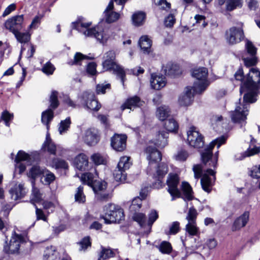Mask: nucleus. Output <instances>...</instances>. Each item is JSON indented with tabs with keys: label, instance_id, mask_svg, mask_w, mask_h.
<instances>
[{
	"label": "nucleus",
	"instance_id": "6e6552de",
	"mask_svg": "<svg viewBox=\"0 0 260 260\" xmlns=\"http://www.w3.org/2000/svg\"><path fill=\"white\" fill-rule=\"evenodd\" d=\"M148 219L146 222L145 215L142 213H135L133 216L134 220L138 222L141 227L148 226L149 232L153 223L158 219V213L154 209L150 210L148 214Z\"/></svg>",
	"mask_w": 260,
	"mask_h": 260
},
{
	"label": "nucleus",
	"instance_id": "1a4fd4ad",
	"mask_svg": "<svg viewBox=\"0 0 260 260\" xmlns=\"http://www.w3.org/2000/svg\"><path fill=\"white\" fill-rule=\"evenodd\" d=\"M179 182V178L176 174L170 173L169 174L167 184L168 185V191L172 196V200L176 198L181 197V192L178 188V185Z\"/></svg>",
	"mask_w": 260,
	"mask_h": 260
},
{
	"label": "nucleus",
	"instance_id": "79ce46f5",
	"mask_svg": "<svg viewBox=\"0 0 260 260\" xmlns=\"http://www.w3.org/2000/svg\"><path fill=\"white\" fill-rule=\"evenodd\" d=\"M55 248L52 245L47 246L44 251V260H50L52 258L53 260H55L56 257Z\"/></svg>",
	"mask_w": 260,
	"mask_h": 260
},
{
	"label": "nucleus",
	"instance_id": "f704fd0d",
	"mask_svg": "<svg viewBox=\"0 0 260 260\" xmlns=\"http://www.w3.org/2000/svg\"><path fill=\"white\" fill-rule=\"evenodd\" d=\"M53 112L51 109H48L42 113V122L46 125L47 130L49 128V123L53 118Z\"/></svg>",
	"mask_w": 260,
	"mask_h": 260
},
{
	"label": "nucleus",
	"instance_id": "e2e57ef3",
	"mask_svg": "<svg viewBox=\"0 0 260 260\" xmlns=\"http://www.w3.org/2000/svg\"><path fill=\"white\" fill-rule=\"evenodd\" d=\"M43 16L42 15H38L36 16L32 19L31 24L28 26V29H36L38 25L40 24L41 20Z\"/></svg>",
	"mask_w": 260,
	"mask_h": 260
},
{
	"label": "nucleus",
	"instance_id": "bb28decb",
	"mask_svg": "<svg viewBox=\"0 0 260 260\" xmlns=\"http://www.w3.org/2000/svg\"><path fill=\"white\" fill-rule=\"evenodd\" d=\"M168 133L162 131L157 134L153 139L154 145L159 148H164L168 144Z\"/></svg>",
	"mask_w": 260,
	"mask_h": 260
},
{
	"label": "nucleus",
	"instance_id": "c756f323",
	"mask_svg": "<svg viewBox=\"0 0 260 260\" xmlns=\"http://www.w3.org/2000/svg\"><path fill=\"white\" fill-rule=\"evenodd\" d=\"M162 69L166 75L169 76H175L180 73L179 66L172 62H169L166 66H164Z\"/></svg>",
	"mask_w": 260,
	"mask_h": 260
},
{
	"label": "nucleus",
	"instance_id": "0e129e2a",
	"mask_svg": "<svg viewBox=\"0 0 260 260\" xmlns=\"http://www.w3.org/2000/svg\"><path fill=\"white\" fill-rule=\"evenodd\" d=\"M260 152V147L254 146L252 148H249L243 154L242 158L245 157L250 156L259 153Z\"/></svg>",
	"mask_w": 260,
	"mask_h": 260
},
{
	"label": "nucleus",
	"instance_id": "39448f33",
	"mask_svg": "<svg viewBox=\"0 0 260 260\" xmlns=\"http://www.w3.org/2000/svg\"><path fill=\"white\" fill-rule=\"evenodd\" d=\"M104 214L101 218L105 220V222L109 224L114 222H119L124 219L123 209L118 205L114 204H108L104 207Z\"/></svg>",
	"mask_w": 260,
	"mask_h": 260
},
{
	"label": "nucleus",
	"instance_id": "69168bd1",
	"mask_svg": "<svg viewBox=\"0 0 260 260\" xmlns=\"http://www.w3.org/2000/svg\"><path fill=\"white\" fill-rule=\"evenodd\" d=\"M245 47L248 53L251 56H253L256 54V48L251 42L247 40Z\"/></svg>",
	"mask_w": 260,
	"mask_h": 260
},
{
	"label": "nucleus",
	"instance_id": "49530a36",
	"mask_svg": "<svg viewBox=\"0 0 260 260\" xmlns=\"http://www.w3.org/2000/svg\"><path fill=\"white\" fill-rule=\"evenodd\" d=\"M165 127L169 132H176L178 128V124L175 119L171 118L166 121Z\"/></svg>",
	"mask_w": 260,
	"mask_h": 260
},
{
	"label": "nucleus",
	"instance_id": "9d476101",
	"mask_svg": "<svg viewBox=\"0 0 260 260\" xmlns=\"http://www.w3.org/2000/svg\"><path fill=\"white\" fill-rule=\"evenodd\" d=\"M79 99L81 104L89 109L97 111L101 108V105L95 99L92 92L84 91L80 95Z\"/></svg>",
	"mask_w": 260,
	"mask_h": 260
},
{
	"label": "nucleus",
	"instance_id": "09e8293b",
	"mask_svg": "<svg viewBox=\"0 0 260 260\" xmlns=\"http://www.w3.org/2000/svg\"><path fill=\"white\" fill-rule=\"evenodd\" d=\"M129 160L130 157L126 156L121 157L117 165V167L124 170L128 169L132 165V163Z\"/></svg>",
	"mask_w": 260,
	"mask_h": 260
},
{
	"label": "nucleus",
	"instance_id": "a211bd4d",
	"mask_svg": "<svg viewBox=\"0 0 260 260\" xmlns=\"http://www.w3.org/2000/svg\"><path fill=\"white\" fill-rule=\"evenodd\" d=\"M202 92H196L193 90V87H187L184 92L181 94L178 100L179 104L181 106H188L192 103L194 95Z\"/></svg>",
	"mask_w": 260,
	"mask_h": 260
},
{
	"label": "nucleus",
	"instance_id": "2f4dec72",
	"mask_svg": "<svg viewBox=\"0 0 260 260\" xmlns=\"http://www.w3.org/2000/svg\"><path fill=\"white\" fill-rule=\"evenodd\" d=\"M93 56H88L82 54L80 52H76L74 56V59L68 62V64L73 65H81L83 60L85 59H93Z\"/></svg>",
	"mask_w": 260,
	"mask_h": 260
},
{
	"label": "nucleus",
	"instance_id": "2eb2a0df",
	"mask_svg": "<svg viewBox=\"0 0 260 260\" xmlns=\"http://www.w3.org/2000/svg\"><path fill=\"white\" fill-rule=\"evenodd\" d=\"M24 21L23 15H16L11 17L5 22V27L10 31L14 34L22 28Z\"/></svg>",
	"mask_w": 260,
	"mask_h": 260
},
{
	"label": "nucleus",
	"instance_id": "a878e982",
	"mask_svg": "<svg viewBox=\"0 0 260 260\" xmlns=\"http://www.w3.org/2000/svg\"><path fill=\"white\" fill-rule=\"evenodd\" d=\"M150 83L153 89L159 90L166 85V80L165 77L162 75L153 74L151 75Z\"/></svg>",
	"mask_w": 260,
	"mask_h": 260
},
{
	"label": "nucleus",
	"instance_id": "37998d69",
	"mask_svg": "<svg viewBox=\"0 0 260 260\" xmlns=\"http://www.w3.org/2000/svg\"><path fill=\"white\" fill-rule=\"evenodd\" d=\"M125 171L126 170L116 167L113 172V176L115 180L116 181L124 182L126 178Z\"/></svg>",
	"mask_w": 260,
	"mask_h": 260
},
{
	"label": "nucleus",
	"instance_id": "7ed1b4c3",
	"mask_svg": "<svg viewBox=\"0 0 260 260\" xmlns=\"http://www.w3.org/2000/svg\"><path fill=\"white\" fill-rule=\"evenodd\" d=\"M116 53L113 50L106 52L103 57L102 63L103 69L105 71H113V73L119 78L121 82L124 85L125 79V72L123 68L117 64L115 61Z\"/></svg>",
	"mask_w": 260,
	"mask_h": 260
},
{
	"label": "nucleus",
	"instance_id": "603ef678",
	"mask_svg": "<svg viewBox=\"0 0 260 260\" xmlns=\"http://www.w3.org/2000/svg\"><path fill=\"white\" fill-rule=\"evenodd\" d=\"M198 214L197 210L193 207H191L189 209L187 213L186 219L188 222H197Z\"/></svg>",
	"mask_w": 260,
	"mask_h": 260
},
{
	"label": "nucleus",
	"instance_id": "0eeeda50",
	"mask_svg": "<svg viewBox=\"0 0 260 260\" xmlns=\"http://www.w3.org/2000/svg\"><path fill=\"white\" fill-rule=\"evenodd\" d=\"M208 70L206 68H200L193 70L192 75L198 81L193 85V90L196 92H202L208 85L207 80L208 76Z\"/></svg>",
	"mask_w": 260,
	"mask_h": 260
},
{
	"label": "nucleus",
	"instance_id": "412c9836",
	"mask_svg": "<svg viewBox=\"0 0 260 260\" xmlns=\"http://www.w3.org/2000/svg\"><path fill=\"white\" fill-rule=\"evenodd\" d=\"M144 102L139 96H134L128 98L125 103L121 106L120 108L121 111L126 109L133 110L135 108L142 106Z\"/></svg>",
	"mask_w": 260,
	"mask_h": 260
},
{
	"label": "nucleus",
	"instance_id": "423d86ee",
	"mask_svg": "<svg viewBox=\"0 0 260 260\" xmlns=\"http://www.w3.org/2000/svg\"><path fill=\"white\" fill-rule=\"evenodd\" d=\"M226 140V137L224 136H221L211 142L209 146L206 148L201 153L202 160L205 165L208 166L215 168L217 165V156L213 158L212 149L215 145H217L218 148L222 144H224Z\"/></svg>",
	"mask_w": 260,
	"mask_h": 260
},
{
	"label": "nucleus",
	"instance_id": "5fc2aeb1",
	"mask_svg": "<svg viewBox=\"0 0 260 260\" xmlns=\"http://www.w3.org/2000/svg\"><path fill=\"white\" fill-rule=\"evenodd\" d=\"M55 70L54 65L50 61H48L42 66L41 71L47 75H51L53 74Z\"/></svg>",
	"mask_w": 260,
	"mask_h": 260
},
{
	"label": "nucleus",
	"instance_id": "b1692460",
	"mask_svg": "<svg viewBox=\"0 0 260 260\" xmlns=\"http://www.w3.org/2000/svg\"><path fill=\"white\" fill-rule=\"evenodd\" d=\"M74 164L77 169L85 171L88 167V158L85 154L80 153L75 158Z\"/></svg>",
	"mask_w": 260,
	"mask_h": 260
},
{
	"label": "nucleus",
	"instance_id": "680f3d73",
	"mask_svg": "<svg viewBox=\"0 0 260 260\" xmlns=\"http://www.w3.org/2000/svg\"><path fill=\"white\" fill-rule=\"evenodd\" d=\"M154 1L160 9L168 11L171 8V4L167 2L166 0H154Z\"/></svg>",
	"mask_w": 260,
	"mask_h": 260
},
{
	"label": "nucleus",
	"instance_id": "f3484780",
	"mask_svg": "<svg viewBox=\"0 0 260 260\" xmlns=\"http://www.w3.org/2000/svg\"><path fill=\"white\" fill-rule=\"evenodd\" d=\"M168 172V166L164 164L161 163L157 166L155 173L153 174V178L155 179L156 181L153 184L154 188H160L163 185L162 179Z\"/></svg>",
	"mask_w": 260,
	"mask_h": 260
},
{
	"label": "nucleus",
	"instance_id": "6e6d98bb",
	"mask_svg": "<svg viewBox=\"0 0 260 260\" xmlns=\"http://www.w3.org/2000/svg\"><path fill=\"white\" fill-rule=\"evenodd\" d=\"M20 248V245H5L4 251L8 254L18 253Z\"/></svg>",
	"mask_w": 260,
	"mask_h": 260
},
{
	"label": "nucleus",
	"instance_id": "864d4df0",
	"mask_svg": "<svg viewBox=\"0 0 260 260\" xmlns=\"http://www.w3.org/2000/svg\"><path fill=\"white\" fill-rule=\"evenodd\" d=\"M75 201L79 203H83L85 202V196L83 193V187L79 186L77 188L76 193L75 194Z\"/></svg>",
	"mask_w": 260,
	"mask_h": 260
},
{
	"label": "nucleus",
	"instance_id": "393cba45",
	"mask_svg": "<svg viewBox=\"0 0 260 260\" xmlns=\"http://www.w3.org/2000/svg\"><path fill=\"white\" fill-rule=\"evenodd\" d=\"M210 248L211 247H209L208 245H191L189 247H185V250L187 254L201 252L206 255H209Z\"/></svg>",
	"mask_w": 260,
	"mask_h": 260
},
{
	"label": "nucleus",
	"instance_id": "f03ea898",
	"mask_svg": "<svg viewBox=\"0 0 260 260\" xmlns=\"http://www.w3.org/2000/svg\"><path fill=\"white\" fill-rule=\"evenodd\" d=\"M91 23L86 22L83 17L72 23L73 28L82 33L85 37L95 38L100 43L104 44L112 37V31L108 28H103L98 25L89 28Z\"/></svg>",
	"mask_w": 260,
	"mask_h": 260
},
{
	"label": "nucleus",
	"instance_id": "13d9d810",
	"mask_svg": "<svg viewBox=\"0 0 260 260\" xmlns=\"http://www.w3.org/2000/svg\"><path fill=\"white\" fill-rule=\"evenodd\" d=\"M57 96L58 92L55 90L52 91L50 96V107L54 109L56 108L59 105Z\"/></svg>",
	"mask_w": 260,
	"mask_h": 260
},
{
	"label": "nucleus",
	"instance_id": "4c0bfd02",
	"mask_svg": "<svg viewBox=\"0 0 260 260\" xmlns=\"http://www.w3.org/2000/svg\"><path fill=\"white\" fill-rule=\"evenodd\" d=\"M182 191L184 196V200L190 201L193 199L192 190L190 185L186 182L182 183Z\"/></svg>",
	"mask_w": 260,
	"mask_h": 260
},
{
	"label": "nucleus",
	"instance_id": "bf43d9fd",
	"mask_svg": "<svg viewBox=\"0 0 260 260\" xmlns=\"http://www.w3.org/2000/svg\"><path fill=\"white\" fill-rule=\"evenodd\" d=\"M91 160L96 166L105 164L104 157L99 153H94L91 156Z\"/></svg>",
	"mask_w": 260,
	"mask_h": 260
},
{
	"label": "nucleus",
	"instance_id": "6ab92c4d",
	"mask_svg": "<svg viewBox=\"0 0 260 260\" xmlns=\"http://www.w3.org/2000/svg\"><path fill=\"white\" fill-rule=\"evenodd\" d=\"M82 139L87 145H95L100 140L99 132L95 128H89L84 132Z\"/></svg>",
	"mask_w": 260,
	"mask_h": 260
},
{
	"label": "nucleus",
	"instance_id": "ddd939ff",
	"mask_svg": "<svg viewBox=\"0 0 260 260\" xmlns=\"http://www.w3.org/2000/svg\"><path fill=\"white\" fill-rule=\"evenodd\" d=\"M127 0H111L106 10L104 11L106 21L108 23H112L117 20L120 17L118 13L113 12L114 8L113 1H115L118 5H122L121 9H123L124 4Z\"/></svg>",
	"mask_w": 260,
	"mask_h": 260
},
{
	"label": "nucleus",
	"instance_id": "4d7b16f0",
	"mask_svg": "<svg viewBox=\"0 0 260 260\" xmlns=\"http://www.w3.org/2000/svg\"><path fill=\"white\" fill-rule=\"evenodd\" d=\"M180 231V223L178 221L173 222L169 226V229L166 233L167 235H175Z\"/></svg>",
	"mask_w": 260,
	"mask_h": 260
},
{
	"label": "nucleus",
	"instance_id": "774afa93",
	"mask_svg": "<svg viewBox=\"0 0 260 260\" xmlns=\"http://www.w3.org/2000/svg\"><path fill=\"white\" fill-rule=\"evenodd\" d=\"M53 166L56 168H62L64 169H67L68 167V164L66 161L59 159H55L53 160Z\"/></svg>",
	"mask_w": 260,
	"mask_h": 260
},
{
	"label": "nucleus",
	"instance_id": "20e7f679",
	"mask_svg": "<svg viewBox=\"0 0 260 260\" xmlns=\"http://www.w3.org/2000/svg\"><path fill=\"white\" fill-rule=\"evenodd\" d=\"M193 171L194 178L198 180L201 179V184L203 189L210 192L211 190L213 183L215 180V172L212 169H208L203 174V167L201 165H196L193 167Z\"/></svg>",
	"mask_w": 260,
	"mask_h": 260
},
{
	"label": "nucleus",
	"instance_id": "72a5a7b5",
	"mask_svg": "<svg viewBox=\"0 0 260 260\" xmlns=\"http://www.w3.org/2000/svg\"><path fill=\"white\" fill-rule=\"evenodd\" d=\"M145 14L141 11L134 13L132 16L133 24L136 26L142 25L145 20Z\"/></svg>",
	"mask_w": 260,
	"mask_h": 260
},
{
	"label": "nucleus",
	"instance_id": "f8f14e48",
	"mask_svg": "<svg viewBox=\"0 0 260 260\" xmlns=\"http://www.w3.org/2000/svg\"><path fill=\"white\" fill-rule=\"evenodd\" d=\"M187 140L189 146L196 148H201L204 144L203 136L194 127H191L187 132Z\"/></svg>",
	"mask_w": 260,
	"mask_h": 260
},
{
	"label": "nucleus",
	"instance_id": "052dcab7",
	"mask_svg": "<svg viewBox=\"0 0 260 260\" xmlns=\"http://www.w3.org/2000/svg\"><path fill=\"white\" fill-rule=\"evenodd\" d=\"M13 117V113H10L7 110H5L2 114L1 119L5 121L6 126H9V121L12 120Z\"/></svg>",
	"mask_w": 260,
	"mask_h": 260
},
{
	"label": "nucleus",
	"instance_id": "8fccbe9b",
	"mask_svg": "<svg viewBox=\"0 0 260 260\" xmlns=\"http://www.w3.org/2000/svg\"><path fill=\"white\" fill-rule=\"evenodd\" d=\"M242 0H228L226 2V9L231 11L242 6Z\"/></svg>",
	"mask_w": 260,
	"mask_h": 260
},
{
	"label": "nucleus",
	"instance_id": "5701e85b",
	"mask_svg": "<svg viewBox=\"0 0 260 260\" xmlns=\"http://www.w3.org/2000/svg\"><path fill=\"white\" fill-rule=\"evenodd\" d=\"M249 218V212L248 211L244 212L241 216L237 218L234 221L232 226L233 231H237L244 227Z\"/></svg>",
	"mask_w": 260,
	"mask_h": 260
},
{
	"label": "nucleus",
	"instance_id": "58836bf2",
	"mask_svg": "<svg viewBox=\"0 0 260 260\" xmlns=\"http://www.w3.org/2000/svg\"><path fill=\"white\" fill-rule=\"evenodd\" d=\"M189 153L187 150L184 149H180L178 150L177 152L174 155V158L179 162H184L190 156Z\"/></svg>",
	"mask_w": 260,
	"mask_h": 260
},
{
	"label": "nucleus",
	"instance_id": "de8ad7c7",
	"mask_svg": "<svg viewBox=\"0 0 260 260\" xmlns=\"http://www.w3.org/2000/svg\"><path fill=\"white\" fill-rule=\"evenodd\" d=\"M94 175L91 173H85L82 175L81 180L84 184L91 186L95 180H94Z\"/></svg>",
	"mask_w": 260,
	"mask_h": 260
},
{
	"label": "nucleus",
	"instance_id": "cd10ccee",
	"mask_svg": "<svg viewBox=\"0 0 260 260\" xmlns=\"http://www.w3.org/2000/svg\"><path fill=\"white\" fill-rule=\"evenodd\" d=\"M117 253H118L117 249H112L102 246L101 250L98 254V260H107L115 256Z\"/></svg>",
	"mask_w": 260,
	"mask_h": 260
},
{
	"label": "nucleus",
	"instance_id": "a19ab883",
	"mask_svg": "<svg viewBox=\"0 0 260 260\" xmlns=\"http://www.w3.org/2000/svg\"><path fill=\"white\" fill-rule=\"evenodd\" d=\"M45 168H41L38 165L32 166L30 169L28 176L34 179L43 175Z\"/></svg>",
	"mask_w": 260,
	"mask_h": 260
},
{
	"label": "nucleus",
	"instance_id": "4be33fe9",
	"mask_svg": "<svg viewBox=\"0 0 260 260\" xmlns=\"http://www.w3.org/2000/svg\"><path fill=\"white\" fill-rule=\"evenodd\" d=\"M11 198L14 200H17L24 197L26 193V189L22 183L15 184L9 190Z\"/></svg>",
	"mask_w": 260,
	"mask_h": 260
},
{
	"label": "nucleus",
	"instance_id": "f257e3e1",
	"mask_svg": "<svg viewBox=\"0 0 260 260\" xmlns=\"http://www.w3.org/2000/svg\"><path fill=\"white\" fill-rule=\"evenodd\" d=\"M236 80L241 82L240 92L246 91L243 96V104L237 105L235 111H232L231 116L234 122L244 121L248 114L249 104L256 102V96L260 88V71L256 68L250 69L246 76L243 74L242 69H239L235 74Z\"/></svg>",
	"mask_w": 260,
	"mask_h": 260
},
{
	"label": "nucleus",
	"instance_id": "e433bc0d",
	"mask_svg": "<svg viewBox=\"0 0 260 260\" xmlns=\"http://www.w3.org/2000/svg\"><path fill=\"white\" fill-rule=\"evenodd\" d=\"M170 113V110L168 106H162L157 108L156 115L160 120L163 121L169 116Z\"/></svg>",
	"mask_w": 260,
	"mask_h": 260
},
{
	"label": "nucleus",
	"instance_id": "c03bdc74",
	"mask_svg": "<svg viewBox=\"0 0 260 260\" xmlns=\"http://www.w3.org/2000/svg\"><path fill=\"white\" fill-rule=\"evenodd\" d=\"M42 176L44 180H42V178L41 181L46 185H49L55 179V176L54 174L46 169H45Z\"/></svg>",
	"mask_w": 260,
	"mask_h": 260
},
{
	"label": "nucleus",
	"instance_id": "3c124183",
	"mask_svg": "<svg viewBox=\"0 0 260 260\" xmlns=\"http://www.w3.org/2000/svg\"><path fill=\"white\" fill-rule=\"evenodd\" d=\"M42 200V194L40 192V190L33 186L31 196V202L35 205V203L40 202Z\"/></svg>",
	"mask_w": 260,
	"mask_h": 260
},
{
	"label": "nucleus",
	"instance_id": "ea45409f",
	"mask_svg": "<svg viewBox=\"0 0 260 260\" xmlns=\"http://www.w3.org/2000/svg\"><path fill=\"white\" fill-rule=\"evenodd\" d=\"M185 231L190 236H199L200 234L197 222H188L185 225Z\"/></svg>",
	"mask_w": 260,
	"mask_h": 260
},
{
	"label": "nucleus",
	"instance_id": "dca6fc26",
	"mask_svg": "<svg viewBox=\"0 0 260 260\" xmlns=\"http://www.w3.org/2000/svg\"><path fill=\"white\" fill-rule=\"evenodd\" d=\"M144 154L149 161V168L156 164L161 160V154L159 151L150 146H147L144 150Z\"/></svg>",
	"mask_w": 260,
	"mask_h": 260
},
{
	"label": "nucleus",
	"instance_id": "9b49d317",
	"mask_svg": "<svg viewBox=\"0 0 260 260\" xmlns=\"http://www.w3.org/2000/svg\"><path fill=\"white\" fill-rule=\"evenodd\" d=\"M225 37L228 44L235 45L243 39L244 32L241 28L233 26L226 31Z\"/></svg>",
	"mask_w": 260,
	"mask_h": 260
},
{
	"label": "nucleus",
	"instance_id": "473e14b6",
	"mask_svg": "<svg viewBox=\"0 0 260 260\" xmlns=\"http://www.w3.org/2000/svg\"><path fill=\"white\" fill-rule=\"evenodd\" d=\"M28 239L26 235L18 234L15 231H13L10 239V243H27Z\"/></svg>",
	"mask_w": 260,
	"mask_h": 260
},
{
	"label": "nucleus",
	"instance_id": "338daca9",
	"mask_svg": "<svg viewBox=\"0 0 260 260\" xmlns=\"http://www.w3.org/2000/svg\"><path fill=\"white\" fill-rule=\"evenodd\" d=\"M43 147L50 154H55L56 147L52 141L47 143H44Z\"/></svg>",
	"mask_w": 260,
	"mask_h": 260
},
{
	"label": "nucleus",
	"instance_id": "7c9ffc66",
	"mask_svg": "<svg viewBox=\"0 0 260 260\" xmlns=\"http://www.w3.org/2000/svg\"><path fill=\"white\" fill-rule=\"evenodd\" d=\"M139 46L144 53L150 52L152 41L147 36L141 37L139 40Z\"/></svg>",
	"mask_w": 260,
	"mask_h": 260
},
{
	"label": "nucleus",
	"instance_id": "c9c22d12",
	"mask_svg": "<svg viewBox=\"0 0 260 260\" xmlns=\"http://www.w3.org/2000/svg\"><path fill=\"white\" fill-rule=\"evenodd\" d=\"M13 34L17 41L21 44L26 43L30 39L31 34L29 31L22 32L19 30Z\"/></svg>",
	"mask_w": 260,
	"mask_h": 260
},
{
	"label": "nucleus",
	"instance_id": "c85d7f7f",
	"mask_svg": "<svg viewBox=\"0 0 260 260\" xmlns=\"http://www.w3.org/2000/svg\"><path fill=\"white\" fill-rule=\"evenodd\" d=\"M140 195L141 197H138L134 198L129 206V211L132 213H134V214L136 213V212L140 209L142 205V200L146 197V194L142 192H140Z\"/></svg>",
	"mask_w": 260,
	"mask_h": 260
},
{
	"label": "nucleus",
	"instance_id": "4468645a",
	"mask_svg": "<svg viewBox=\"0 0 260 260\" xmlns=\"http://www.w3.org/2000/svg\"><path fill=\"white\" fill-rule=\"evenodd\" d=\"M91 187L97 200L105 201L110 198V194L106 190L107 183L105 182L95 181Z\"/></svg>",
	"mask_w": 260,
	"mask_h": 260
},
{
	"label": "nucleus",
	"instance_id": "aec40b11",
	"mask_svg": "<svg viewBox=\"0 0 260 260\" xmlns=\"http://www.w3.org/2000/svg\"><path fill=\"white\" fill-rule=\"evenodd\" d=\"M127 137L125 135H114L111 139V145L117 151H122L126 148Z\"/></svg>",
	"mask_w": 260,
	"mask_h": 260
},
{
	"label": "nucleus",
	"instance_id": "a18cd8bd",
	"mask_svg": "<svg viewBox=\"0 0 260 260\" xmlns=\"http://www.w3.org/2000/svg\"><path fill=\"white\" fill-rule=\"evenodd\" d=\"M71 123L70 117L67 118L63 120H61L58 126V131L60 135L66 133L69 129Z\"/></svg>",
	"mask_w": 260,
	"mask_h": 260
}]
</instances>
